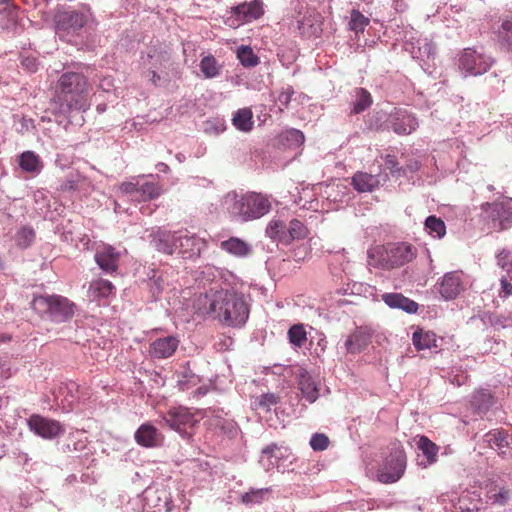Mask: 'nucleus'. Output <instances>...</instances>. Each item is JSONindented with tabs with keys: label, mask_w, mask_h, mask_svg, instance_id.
I'll return each mask as SVG.
<instances>
[{
	"label": "nucleus",
	"mask_w": 512,
	"mask_h": 512,
	"mask_svg": "<svg viewBox=\"0 0 512 512\" xmlns=\"http://www.w3.org/2000/svg\"><path fill=\"white\" fill-rule=\"evenodd\" d=\"M194 308L197 314L209 316L231 327H241L249 316L243 296L225 289H210L200 294L194 302Z\"/></svg>",
	"instance_id": "f257e3e1"
},
{
	"label": "nucleus",
	"mask_w": 512,
	"mask_h": 512,
	"mask_svg": "<svg viewBox=\"0 0 512 512\" xmlns=\"http://www.w3.org/2000/svg\"><path fill=\"white\" fill-rule=\"evenodd\" d=\"M91 90L92 85L84 74L64 72L55 84L52 101L57 106L58 113L64 116L73 111H85L90 106Z\"/></svg>",
	"instance_id": "f03ea898"
},
{
	"label": "nucleus",
	"mask_w": 512,
	"mask_h": 512,
	"mask_svg": "<svg viewBox=\"0 0 512 512\" xmlns=\"http://www.w3.org/2000/svg\"><path fill=\"white\" fill-rule=\"evenodd\" d=\"M416 257V249L408 243H389L377 246L369 252V264L382 268L393 269L405 265Z\"/></svg>",
	"instance_id": "7ed1b4c3"
},
{
	"label": "nucleus",
	"mask_w": 512,
	"mask_h": 512,
	"mask_svg": "<svg viewBox=\"0 0 512 512\" xmlns=\"http://www.w3.org/2000/svg\"><path fill=\"white\" fill-rule=\"evenodd\" d=\"M31 307L39 315H47L55 322H65L75 313V304L61 295L34 296Z\"/></svg>",
	"instance_id": "20e7f679"
},
{
	"label": "nucleus",
	"mask_w": 512,
	"mask_h": 512,
	"mask_svg": "<svg viewBox=\"0 0 512 512\" xmlns=\"http://www.w3.org/2000/svg\"><path fill=\"white\" fill-rule=\"evenodd\" d=\"M230 213L241 221L258 219L267 214L271 209L269 199L256 192H249L241 196H235Z\"/></svg>",
	"instance_id": "39448f33"
},
{
	"label": "nucleus",
	"mask_w": 512,
	"mask_h": 512,
	"mask_svg": "<svg viewBox=\"0 0 512 512\" xmlns=\"http://www.w3.org/2000/svg\"><path fill=\"white\" fill-rule=\"evenodd\" d=\"M484 219L489 231L500 232L512 223V201L485 203L482 205Z\"/></svg>",
	"instance_id": "423d86ee"
},
{
	"label": "nucleus",
	"mask_w": 512,
	"mask_h": 512,
	"mask_svg": "<svg viewBox=\"0 0 512 512\" xmlns=\"http://www.w3.org/2000/svg\"><path fill=\"white\" fill-rule=\"evenodd\" d=\"M197 413L184 406L171 407L163 417L165 423L182 437L190 438L199 422Z\"/></svg>",
	"instance_id": "0eeeda50"
},
{
	"label": "nucleus",
	"mask_w": 512,
	"mask_h": 512,
	"mask_svg": "<svg viewBox=\"0 0 512 512\" xmlns=\"http://www.w3.org/2000/svg\"><path fill=\"white\" fill-rule=\"evenodd\" d=\"M406 467V456L402 449H397L386 460L378 471V479L382 483H394L404 473Z\"/></svg>",
	"instance_id": "6e6552de"
},
{
	"label": "nucleus",
	"mask_w": 512,
	"mask_h": 512,
	"mask_svg": "<svg viewBox=\"0 0 512 512\" xmlns=\"http://www.w3.org/2000/svg\"><path fill=\"white\" fill-rule=\"evenodd\" d=\"M491 66L490 58L474 49H464L459 58V68L469 75L485 73Z\"/></svg>",
	"instance_id": "1a4fd4ad"
},
{
	"label": "nucleus",
	"mask_w": 512,
	"mask_h": 512,
	"mask_svg": "<svg viewBox=\"0 0 512 512\" xmlns=\"http://www.w3.org/2000/svg\"><path fill=\"white\" fill-rule=\"evenodd\" d=\"M27 425L32 432L44 439H54L65 432L59 421L39 414L31 415L27 420Z\"/></svg>",
	"instance_id": "9d476101"
},
{
	"label": "nucleus",
	"mask_w": 512,
	"mask_h": 512,
	"mask_svg": "<svg viewBox=\"0 0 512 512\" xmlns=\"http://www.w3.org/2000/svg\"><path fill=\"white\" fill-rule=\"evenodd\" d=\"M376 337V330L369 326H358L352 331L345 341V348L348 353L356 354L365 350Z\"/></svg>",
	"instance_id": "9b49d317"
},
{
	"label": "nucleus",
	"mask_w": 512,
	"mask_h": 512,
	"mask_svg": "<svg viewBox=\"0 0 512 512\" xmlns=\"http://www.w3.org/2000/svg\"><path fill=\"white\" fill-rule=\"evenodd\" d=\"M87 23L85 14L78 11H60L55 15V25L58 31H79Z\"/></svg>",
	"instance_id": "f8f14e48"
},
{
	"label": "nucleus",
	"mask_w": 512,
	"mask_h": 512,
	"mask_svg": "<svg viewBox=\"0 0 512 512\" xmlns=\"http://www.w3.org/2000/svg\"><path fill=\"white\" fill-rule=\"evenodd\" d=\"M94 258L104 272L112 274L118 270L120 253L111 245L97 248Z\"/></svg>",
	"instance_id": "ddd939ff"
},
{
	"label": "nucleus",
	"mask_w": 512,
	"mask_h": 512,
	"mask_svg": "<svg viewBox=\"0 0 512 512\" xmlns=\"http://www.w3.org/2000/svg\"><path fill=\"white\" fill-rule=\"evenodd\" d=\"M463 290V281L461 272L446 273L440 283L439 292L447 300L456 298Z\"/></svg>",
	"instance_id": "4468645a"
},
{
	"label": "nucleus",
	"mask_w": 512,
	"mask_h": 512,
	"mask_svg": "<svg viewBox=\"0 0 512 512\" xmlns=\"http://www.w3.org/2000/svg\"><path fill=\"white\" fill-rule=\"evenodd\" d=\"M179 342V339L175 336L158 338L150 344L149 353L157 359L168 358L175 353Z\"/></svg>",
	"instance_id": "2eb2a0df"
},
{
	"label": "nucleus",
	"mask_w": 512,
	"mask_h": 512,
	"mask_svg": "<svg viewBox=\"0 0 512 512\" xmlns=\"http://www.w3.org/2000/svg\"><path fill=\"white\" fill-rule=\"evenodd\" d=\"M135 441L143 447H157L163 442V435L150 423L142 424L135 432Z\"/></svg>",
	"instance_id": "dca6fc26"
},
{
	"label": "nucleus",
	"mask_w": 512,
	"mask_h": 512,
	"mask_svg": "<svg viewBox=\"0 0 512 512\" xmlns=\"http://www.w3.org/2000/svg\"><path fill=\"white\" fill-rule=\"evenodd\" d=\"M232 13L242 22L256 20L264 13L263 2L261 0H252L251 2L241 3L232 8Z\"/></svg>",
	"instance_id": "f3484780"
},
{
	"label": "nucleus",
	"mask_w": 512,
	"mask_h": 512,
	"mask_svg": "<svg viewBox=\"0 0 512 512\" xmlns=\"http://www.w3.org/2000/svg\"><path fill=\"white\" fill-rule=\"evenodd\" d=\"M298 30L305 37L318 36L321 32L320 14L314 10H308L297 20Z\"/></svg>",
	"instance_id": "a211bd4d"
},
{
	"label": "nucleus",
	"mask_w": 512,
	"mask_h": 512,
	"mask_svg": "<svg viewBox=\"0 0 512 512\" xmlns=\"http://www.w3.org/2000/svg\"><path fill=\"white\" fill-rule=\"evenodd\" d=\"M439 341H442V338L434 332L422 328H417L412 335L413 345L418 351L438 348L440 346Z\"/></svg>",
	"instance_id": "6ab92c4d"
},
{
	"label": "nucleus",
	"mask_w": 512,
	"mask_h": 512,
	"mask_svg": "<svg viewBox=\"0 0 512 512\" xmlns=\"http://www.w3.org/2000/svg\"><path fill=\"white\" fill-rule=\"evenodd\" d=\"M382 300L389 307L402 309L407 313H416L418 310V304L401 293H385Z\"/></svg>",
	"instance_id": "aec40b11"
},
{
	"label": "nucleus",
	"mask_w": 512,
	"mask_h": 512,
	"mask_svg": "<svg viewBox=\"0 0 512 512\" xmlns=\"http://www.w3.org/2000/svg\"><path fill=\"white\" fill-rule=\"evenodd\" d=\"M177 250L183 257H192L199 253L197 239L187 230L177 232Z\"/></svg>",
	"instance_id": "412c9836"
},
{
	"label": "nucleus",
	"mask_w": 512,
	"mask_h": 512,
	"mask_svg": "<svg viewBox=\"0 0 512 512\" xmlns=\"http://www.w3.org/2000/svg\"><path fill=\"white\" fill-rule=\"evenodd\" d=\"M351 184L360 193L372 192L379 186L380 180L378 175L358 171L353 175Z\"/></svg>",
	"instance_id": "4be33fe9"
},
{
	"label": "nucleus",
	"mask_w": 512,
	"mask_h": 512,
	"mask_svg": "<svg viewBox=\"0 0 512 512\" xmlns=\"http://www.w3.org/2000/svg\"><path fill=\"white\" fill-rule=\"evenodd\" d=\"M418 127L417 119L406 111L398 112L392 123V128L399 135H407L415 131Z\"/></svg>",
	"instance_id": "5701e85b"
},
{
	"label": "nucleus",
	"mask_w": 512,
	"mask_h": 512,
	"mask_svg": "<svg viewBox=\"0 0 512 512\" xmlns=\"http://www.w3.org/2000/svg\"><path fill=\"white\" fill-rule=\"evenodd\" d=\"M298 384L304 398L308 402L313 403L318 399L319 386L308 372L303 371L300 373Z\"/></svg>",
	"instance_id": "b1692460"
},
{
	"label": "nucleus",
	"mask_w": 512,
	"mask_h": 512,
	"mask_svg": "<svg viewBox=\"0 0 512 512\" xmlns=\"http://www.w3.org/2000/svg\"><path fill=\"white\" fill-rule=\"evenodd\" d=\"M176 238L177 232L159 231L154 238L155 246L160 252L173 254L178 248Z\"/></svg>",
	"instance_id": "393cba45"
},
{
	"label": "nucleus",
	"mask_w": 512,
	"mask_h": 512,
	"mask_svg": "<svg viewBox=\"0 0 512 512\" xmlns=\"http://www.w3.org/2000/svg\"><path fill=\"white\" fill-rule=\"evenodd\" d=\"M220 247L227 253L236 257H245L251 251L250 246L245 241L236 237H231L228 240L222 241Z\"/></svg>",
	"instance_id": "a878e982"
},
{
	"label": "nucleus",
	"mask_w": 512,
	"mask_h": 512,
	"mask_svg": "<svg viewBox=\"0 0 512 512\" xmlns=\"http://www.w3.org/2000/svg\"><path fill=\"white\" fill-rule=\"evenodd\" d=\"M19 166L25 172L38 173L43 167L40 157L33 151H25L19 155Z\"/></svg>",
	"instance_id": "bb28decb"
},
{
	"label": "nucleus",
	"mask_w": 512,
	"mask_h": 512,
	"mask_svg": "<svg viewBox=\"0 0 512 512\" xmlns=\"http://www.w3.org/2000/svg\"><path fill=\"white\" fill-rule=\"evenodd\" d=\"M233 125L240 131L249 132L253 128V113L250 108L239 109L233 119Z\"/></svg>",
	"instance_id": "cd10ccee"
},
{
	"label": "nucleus",
	"mask_w": 512,
	"mask_h": 512,
	"mask_svg": "<svg viewBox=\"0 0 512 512\" xmlns=\"http://www.w3.org/2000/svg\"><path fill=\"white\" fill-rule=\"evenodd\" d=\"M162 193V188L158 183L145 182L139 185L136 202H146L159 197Z\"/></svg>",
	"instance_id": "c85d7f7f"
},
{
	"label": "nucleus",
	"mask_w": 512,
	"mask_h": 512,
	"mask_svg": "<svg viewBox=\"0 0 512 512\" xmlns=\"http://www.w3.org/2000/svg\"><path fill=\"white\" fill-rule=\"evenodd\" d=\"M309 234V230L304 223L298 219H293L289 223L286 234L285 244H289L294 240L305 239Z\"/></svg>",
	"instance_id": "c756f323"
},
{
	"label": "nucleus",
	"mask_w": 512,
	"mask_h": 512,
	"mask_svg": "<svg viewBox=\"0 0 512 512\" xmlns=\"http://www.w3.org/2000/svg\"><path fill=\"white\" fill-rule=\"evenodd\" d=\"M271 492L272 489L270 487L260 489L251 488L248 492L241 495V502L244 505L261 504Z\"/></svg>",
	"instance_id": "7c9ffc66"
},
{
	"label": "nucleus",
	"mask_w": 512,
	"mask_h": 512,
	"mask_svg": "<svg viewBox=\"0 0 512 512\" xmlns=\"http://www.w3.org/2000/svg\"><path fill=\"white\" fill-rule=\"evenodd\" d=\"M114 289V285L109 280L98 279L91 282L89 291L94 298H107L113 293Z\"/></svg>",
	"instance_id": "2f4dec72"
},
{
	"label": "nucleus",
	"mask_w": 512,
	"mask_h": 512,
	"mask_svg": "<svg viewBox=\"0 0 512 512\" xmlns=\"http://www.w3.org/2000/svg\"><path fill=\"white\" fill-rule=\"evenodd\" d=\"M372 96L364 88H357L355 90V101L353 102L352 113L359 114L372 105Z\"/></svg>",
	"instance_id": "473e14b6"
},
{
	"label": "nucleus",
	"mask_w": 512,
	"mask_h": 512,
	"mask_svg": "<svg viewBox=\"0 0 512 512\" xmlns=\"http://www.w3.org/2000/svg\"><path fill=\"white\" fill-rule=\"evenodd\" d=\"M425 230L434 238H442L446 234V225L444 221L434 215L425 220Z\"/></svg>",
	"instance_id": "72a5a7b5"
},
{
	"label": "nucleus",
	"mask_w": 512,
	"mask_h": 512,
	"mask_svg": "<svg viewBox=\"0 0 512 512\" xmlns=\"http://www.w3.org/2000/svg\"><path fill=\"white\" fill-rule=\"evenodd\" d=\"M266 233L270 238L285 244L287 228L282 220L272 219L266 228Z\"/></svg>",
	"instance_id": "f704fd0d"
},
{
	"label": "nucleus",
	"mask_w": 512,
	"mask_h": 512,
	"mask_svg": "<svg viewBox=\"0 0 512 512\" xmlns=\"http://www.w3.org/2000/svg\"><path fill=\"white\" fill-rule=\"evenodd\" d=\"M200 70L205 78H214L220 74L221 65L212 55H208L201 59Z\"/></svg>",
	"instance_id": "c9c22d12"
},
{
	"label": "nucleus",
	"mask_w": 512,
	"mask_h": 512,
	"mask_svg": "<svg viewBox=\"0 0 512 512\" xmlns=\"http://www.w3.org/2000/svg\"><path fill=\"white\" fill-rule=\"evenodd\" d=\"M418 449L426 456L429 463L436 461L438 447L428 437L421 436L417 442Z\"/></svg>",
	"instance_id": "e433bc0d"
},
{
	"label": "nucleus",
	"mask_w": 512,
	"mask_h": 512,
	"mask_svg": "<svg viewBox=\"0 0 512 512\" xmlns=\"http://www.w3.org/2000/svg\"><path fill=\"white\" fill-rule=\"evenodd\" d=\"M289 342L295 347H302L307 341V332L302 324H295L288 330Z\"/></svg>",
	"instance_id": "4c0bfd02"
},
{
	"label": "nucleus",
	"mask_w": 512,
	"mask_h": 512,
	"mask_svg": "<svg viewBox=\"0 0 512 512\" xmlns=\"http://www.w3.org/2000/svg\"><path fill=\"white\" fill-rule=\"evenodd\" d=\"M479 509V499L469 494L462 495L455 505V512H478Z\"/></svg>",
	"instance_id": "58836bf2"
},
{
	"label": "nucleus",
	"mask_w": 512,
	"mask_h": 512,
	"mask_svg": "<svg viewBox=\"0 0 512 512\" xmlns=\"http://www.w3.org/2000/svg\"><path fill=\"white\" fill-rule=\"evenodd\" d=\"M487 499L491 501L493 504H499L501 506L507 504L510 499L511 492L509 489L502 487L499 490L496 487H491L487 491Z\"/></svg>",
	"instance_id": "ea45409f"
},
{
	"label": "nucleus",
	"mask_w": 512,
	"mask_h": 512,
	"mask_svg": "<svg viewBox=\"0 0 512 512\" xmlns=\"http://www.w3.org/2000/svg\"><path fill=\"white\" fill-rule=\"evenodd\" d=\"M35 236L33 228L24 226L17 231L15 241L19 247L27 248L33 243Z\"/></svg>",
	"instance_id": "a19ab883"
},
{
	"label": "nucleus",
	"mask_w": 512,
	"mask_h": 512,
	"mask_svg": "<svg viewBox=\"0 0 512 512\" xmlns=\"http://www.w3.org/2000/svg\"><path fill=\"white\" fill-rule=\"evenodd\" d=\"M237 57L245 67H254L259 63V58L254 54L253 50L248 46L238 48Z\"/></svg>",
	"instance_id": "79ce46f5"
},
{
	"label": "nucleus",
	"mask_w": 512,
	"mask_h": 512,
	"mask_svg": "<svg viewBox=\"0 0 512 512\" xmlns=\"http://www.w3.org/2000/svg\"><path fill=\"white\" fill-rule=\"evenodd\" d=\"M370 20L358 10H352L349 27L355 33H363Z\"/></svg>",
	"instance_id": "37998d69"
},
{
	"label": "nucleus",
	"mask_w": 512,
	"mask_h": 512,
	"mask_svg": "<svg viewBox=\"0 0 512 512\" xmlns=\"http://www.w3.org/2000/svg\"><path fill=\"white\" fill-rule=\"evenodd\" d=\"M497 265L506 272L507 277L512 281V251L502 249L496 256Z\"/></svg>",
	"instance_id": "c03bdc74"
},
{
	"label": "nucleus",
	"mask_w": 512,
	"mask_h": 512,
	"mask_svg": "<svg viewBox=\"0 0 512 512\" xmlns=\"http://www.w3.org/2000/svg\"><path fill=\"white\" fill-rule=\"evenodd\" d=\"M487 441L492 447H496L501 449L503 447H507L508 442V433L504 430H493L487 434Z\"/></svg>",
	"instance_id": "a18cd8bd"
},
{
	"label": "nucleus",
	"mask_w": 512,
	"mask_h": 512,
	"mask_svg": "<svg viewBox=\"0 0 512 512\" xmlns=\"http://www.w3.org/2000/svg\"><path fill=\"white\" fill-rule=\"evenodd\" d=\"M279 401L278 396L273 393L262 394L255 401V406L263 410L269 411L270 408L276 405Z\"/></svg>",
	"instance_id": "49530a36"
},
{
	"label": "nucleus",
	"mask_w": 512,
	"mask_h": 512,
	"mask_svg": "<svg viewBox=\"0 0 512 512\" xmlns=\"http://www.w3.org/2000/svg\"><path fill=\"white\" fill-rule=\"evenodd\" d=\"M139 183H135L132 181L122 182L118 186V190L121 194L130 196L131 200L136 201L137 193H138Z\"/></svg>",
	"instance_id": "de8ad7c7"
},
{
	"label": "nucleus",
	"mask_w": 512,
	"mask_h": 512,
	"mask_svg": "<svg viewBox=\"0 0 512 512\" xmlns=\"http://www.w3.org/2000/svg\"><path fill=\"white\" fill-rule=\"evenodd\" d=\"M310 446L314 451H323L329 446V438L325 434L316 433L311 437Z\"/></svg>",
	"instance_id": "09e8293b"
},
{
	"label": "nucleus",
	"mask_w": 512,
	"mask_h": 512,
	"mask_svg": "<svg viewBox=\"0 0 512 512\" xmlns=\"http://www.w3.org/2000/svg\"><path fill=\"white\" fill-rule=\"evenodd\" d=\"M499 34L501 39L505 41L508 46L512 47V17L502 22Z\"/></svg>",
	"instance_id": "8fccbe9b"
},
{
	"label": "nucleus",
	"mask_w": 512,
	"mask_h": 512,
	"mask_svg": "<svg viewBox=\"0 0 512 512\" xmlns=\"http://www.w3.org/2000/svg\"><path fill=\"white\" fill-rule=\"evenodd\" d=\"M79 181V175H71L61 183L60 190L63 192L75 191L78 188Z\"/></svg>",
	"instance_id": "3c124183"
},
{
	"label": "nucleus",
	"mask_w": 512,
	"mask_h": 512,
	"mask_svg": "<svg viewBox=\"0 0 512 512\" xmlns=\"http://www.w3.org/2000/svg\"><path fill=\"white\" fill-rule=\"evenodd\" d=\"M148 58L151 60H155L151 63V67L156 68L158 66L162 65V61L168 60L167 53H163L161 51H158L157 49L153 48L150 49L148 52Z\"/></svg>",
	"instance_id": "603ef678"
},
{
	"label": "nucleus",
	"mask_w": 512,
	"mask_h": 512,
	"mask_svg": "<svg viewBox=\"0 0 512 512\" xmlns=\"http://www.w3.org/2000/svg\"><path fill=\"white\" fill-rule=\"evenodd\" d=\"M385 166L391 172L392 175H400L401 168L399 163L393 155H386Z\"/></svg>",
	"instance_id": "864d4df0"
},
{
	"label": "nucleus",
	"mask_w": 512,
	"mask_h": 512,
	"mask_svg": "<svg viewBox=\"0 0 512 512\" xmlns=\"http://www.w3.org/2000/svg\"><path fill=\"white\" fill-rule=\"evenodd\" d=\"M293 93H294V91H293L292 87H290V86L287 87L286 89H283L278 94V97H277L278 102L282 106L287 107L291 101V97H292Z\"/></svg>",
	"instance_id": "5fc2aeb1"
},
{
	"label": "nucleus",
	"mask_w": 512,
	"mask_h": 512,
	"mask_svg": "<svg viewBox=\"0 0 512 512\" xmlns=\"http://www.w3.org/2000/svg\"><path fill=\"white\" fill-rule=\"evenodd\" d=\"M509 277L506 276H502L501 279H500V282H501V291L499 293L500 297H508L510 295H512V284L509 282Z\"/></svg>",
	"instance_id": "6e6d98bb"
},
{
	"label": "nucleus",
	"mask_w": 512,
	"mask_h": 512,
	"mask_svg": "<svg viewBox=\"0 0 512 512\" xmlns=\"http://www.w3.org/2000/svg\"><path fill=\"white\" fill-rule=\"evenodd\" d=\"M22 65L31 72L36 71L37 69V65L34 59L26 58L22 61Z\"/></svg>",
	"instance_id": "4d7b16f0"
},
{
	"label": "nucleus",
	"mask_w": 512,
	"mask_h": 512,
	"mask_svg": "<svg viewBox=\"0 0 512 512\" xmlns=\"http://www.w3.org/2000/svg\"><path fill=\"white\" fill-rule=\"evenodd\" d=\"M148 76L150 77V81L154 84V85H157V83L159 82L160 80V76L154 71V70H149L148 72Z\"/></svg>",
	"instance_id": "13d9d810"
},
{
	"label": "nucleus",
	"mask_w": 512,
	"mask_h": 512,
	"mask_svg": "<svg viewBox=\"0 0 512 512\" xmlns=\"http://www.w3.org/2000/svg\"><path fill=\"white\" fill-rule=\"evenodd\" d=\"M9 1L8 0H0V11H4L8 8Z\"/></svg>",
	"instance_id": "bf43d9fd"
},
{
	"label": "nucleus",
	"mask_w": 512,
	"mask_h": 512,
	"mask_svg": "<svg viewBox=\"0 0 512 512\" xmlns=\"http://www.w3.org/2000/svg\"><path fill=\"white\" fill-rule=\"evenodd\" d=\"M408 168L412 172L417 171L419 169V164L417 162H414L413 164L409 165Z\"/></svg>",
	"instance_id": "052dcab7"
},
{
	"label": "nucleus",
	"mask_w": 512,
	"mask_h": 512,
	"mask_svg": "<svg viewBox=\"0 0 512 512\" xmlns=\"http://www.w3.org/2000/svg\"><path fill=\"white\" fill-rule=\"evenodd\" d=\"M10 336L0 335V342H7L10 341Z\"/></svg>",
	"instance_id": "680f3d73"
},
{
	"label": "nucleus",
	"mask_w": 512,
	"mask_h": 512,
	"mask_svg": "<svg viewBox=\"0 0 512 512\" xmlns=\"http://www.w3.org/2000/svg\"><path fill=\"white\" fill-rule=\"evenodd\" d=\"M294 133L297 134L298 136H300L303 139V134L300 131L295 130Z\"/></svg>",
	"instance_id": "e2e57ef3"
},
{
	"label": "nucleus",
	"mask_w": 512,
	"mask_h": 512,
	"mask_svg": "<svg viewBox=\"0 0 512 512\" xmlns=\"http://www.w3.org/2000/svg\"><path fill=\"white\" fill-rule=\"evenodd\" d=\"M270 451H272V448H270V446H269V447H267V448L264 450V452H265V453H268V452H270Z\"/></svg>",
	"instance_id": "0e129e2a"
},
{
	"label": "nucleus",
	"mask_w": 512,
	"mask_h": 512,
	"mask_svg": "<svg viewBox=\"0 0 512 512\" xmlns=\"http://www.w3.org/2000/svg\"><path fill=\"white\" fill-rule=\"evenodd\" d=\"M68 407L73 408V401L68 402Z\"/></svg>",
	"instance_id": "69168bd1"
}]
</instances>
